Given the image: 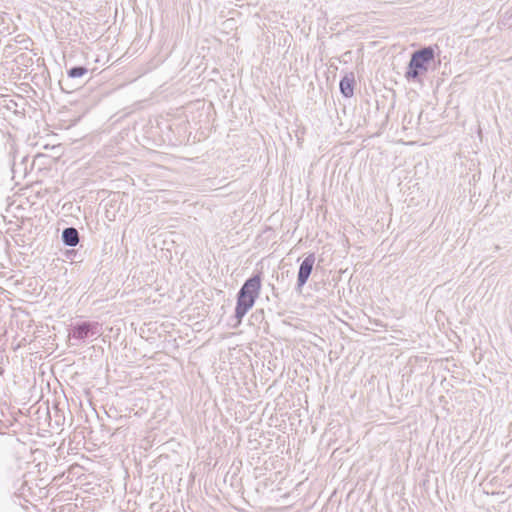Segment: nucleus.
<instances>
[{"instance_id":"1","label":"nucleus","mask_w":512,"mask_h":512,"mask_svg":"<svg viewBox=\"0 0 512 512\" xmlns=\"http://www.w3.org/2000/svg\"><path fill=\"white\" fill-rule=\"evenodd\" d=\"M261 289L260 275L249 278L241 287L237 296V305L235 309V317L237 324H240L242 318L253 307L255 300L259 296Z\"/></svg>"},{"instance_id":"2","label":"nucleus","mask_w":512,"mask_h":512,"mask_svg":"<svg viewBox=\"0 0 512 512\" xmlns=\"http://www.w3.org/2000/svg\"><path fill=\"white\" fill-rule=\"evenodd\" d=\"M434 59V50L431 47L423 48L413 53L409 62L406 78H417L428 70L429 63Z\"/></svg>"},{"instance_id":"3","label":"nucleus","mask_w":512,"mask_h":512,"mask_svg":"<svg viewBox=\"0 0 512 512\" xmlns=\"http://www.w3.org/2000/svg\"><path fill=\"white\" fill-rule=\"evenodd\" d=\"M315 264V255L309 254L300 264L298 275H297V287L301 289L309 279L313 266Z\"/></svg>"},{"instance_id":"4","label":"nucleus","mask_w":512,"mask_h":512,"mask_svg":"<svg viewBox=\"0 0 512 512\" xmlns=\"http://www.w3.org/2000/svg\"><path fill=\"white\" fill-rule=\"evenodd\" d=\"M97 324H91V323H88V322H83L81 324H78L76 325L74 328H73V331H72V337L75 338V339H78V340H82V339H85L86 337L89 336V334H96L97 332L94 331V329L96 328Z\"/></svg>"},{"instance_id":"5","label":"nucleus","mask_w":512,"mask_h":512,"mask_svg":"<svg viewBox=\"0 0 512 512\" xmlns=\"http://www.w3.org/2000/svg\"><path fill=\"white\" fill-rule=\"evenodd\" d=\"M62 241L65 245L74 247L79 243V233L74 227L65 228L62 232Z\"/></svg>"},{"instance_id":"6","label":"nucleus","mask_w":512,"mask_h":512,"mask_svg":"<svg viewBox=\"0 0 512 512\" xmlns=\"http://www.w3.org/2000/svg\"><path fill=\"white\" fill-rule=\"evenodd\" d=\"M353 84V74L344 76L340 81V90L345 97H351L353 95Z\"/></svg>"},{"instance_id":"7","label":"nucleus","mask_w":512,"mask_h":512,"mask_svg":"<svg viewBox=\"0 0 512 512\" xmlns=\"http://www.w3.org/2000/svg\"><path fill=\"white\" fill-rule=\"evenodd\" d=\"M88 70L85 67H73L68 71L69 78H78L87 74Z\"/></svg>"}]
</instances>
